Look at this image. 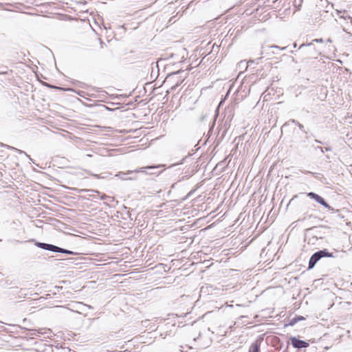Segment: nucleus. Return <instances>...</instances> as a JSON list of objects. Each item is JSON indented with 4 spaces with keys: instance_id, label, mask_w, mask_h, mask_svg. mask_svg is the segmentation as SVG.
<instances>
[{
    "instance_id": "f257e3e1",
    "label": "nucleus",
    "mask_w": 352,
    "mask_h": 352,
    "mask_svg": "<svg viewBox=\"0 0 352 352\" xmlns=\"http://www.w3.org/2000/svg\"><path fill=\"white\" fill-rule=\"evenodd\" d=\"M323 257H333V255L326 249L315 252L309 259L308 269L314 268L317 262Z\"/></svg>"
},
{
    "instance_id": "f03ea898",
    "label": "nucleus",
    "mask_w": 352,
    "mask_h": 352,
    "mask_svg": "<svg viewBox=\"0 0 352 352\" xmlns=\"http://www.w3.org/2000/svg\"><path fill=\"white\" fill-rule=\"evenodd\" d=\"M162 166V165L150 166H146V167H142V168H140L138 169H135L134 170L128 171L127 173L120 172V173H118V174L116 175V177H120V179H122L123 180L132 179V178H126V177H125V175H126L127 174H129V173H146V169H148V170L155 169V168H158L160 166Z\"/></svg>"
},
{
    "instance_id": "7ed1b4c3",
    "label": "nucleus",
    "mask_w": 352,
    "mask_h": 352,
    "mask_svg": "<svg viewBox=\"0 0 352 352\" xmlns=\"http://www.w3.org/2000/svg\"><path fill=\"white\" fill-rule=\"evenodd\" d=\"M35 245L43 250H49L54 252H58V250H60V247H58L56 245L45 243H41V242H36Z\"/></svg>"
},
{
    "instance_id": "20e7f679",
    "label": "nucleus",
    "mask_w": 352,
    "mask_h": 352,
    "mask_svg": "<svg viewBox=\"0 0 352 352\" xmlns=\"http://www.w3.org/2000/svg\"><path fill=\"white\" fill-rule=\"evenodd\" d=\"M307 196L309 197L311 199H314L316 202L319 203L320 204L323 206L324 208H328L329 210L331 209V206L320 195L311 192L307 194Z\"/></svg>"
},
{
    "instance_id": "39448f33",
    "label": "nucleus",
    "mask_w": 352,
    "mask_h": 352,
    "mask_svg": "<svg viewBox=\"0 0 352 352\" xmlns=\"http://www.w3.org/2000/svg\"><path fill=\"white\" fill-rule=\"evenodd\" d=\"M290 340H291L292 345L294 348L300 349L302 348H306V347L309 346L308 342H307L304 340H299V339L296 338V337L291 338Z\"/></svg>"
},
{
    "instance_id": "423d86ee",
    "label": "nucleus",
    "mask_w": 352,
    "mask_h": 352,
    "mask_svg": "<svg viewBox=\"0 0 352 352\" xmlns=\"http://www.w3.org/2000/svg\"><path fill=\"white\" fill-rule=\"evenodd\" d=\"M250 352H259V346L256 342L251 344Z\"/></svg>"
},
{
    "instance_id": "0eeeda50",
    "label": "nucleus",
    "mask_w": 352,
    "mask_h": 352,
    "mask_svg": "<svg viewBox=\"0 0 352 352\" xmlns=\"http://www.w3.org/2000/svg\"><path fill=\"white\" fill-rule=\"evenodd\" d=\"M312 42L322 43L323 42V39L322 38H316V39H314L312 41ZM312 45H313V43H308L307 45L306 44H302L300 46V49L302 48L305 46L311 47Z\"/></svg>"
},
{
    "instance_id": "6e6552de",
    "label": "nucleus",
    "mask_w": 352,
    "mask_h": 352,
    "mask_svg": "<svg viewBox=\"0 0 352 352\" xmlns=\"http://www.w3.org/2000/svg\"><path fill=\"white\" fill-rule=\"evenodd\" d=\"M58 252L64 253V254H70V255L74 254V252L68 250H66V249H63L62 248H60V250H58Z\"/></svg>"
},
{
    "instance_id": "1a4fd4ad",
    "label": "nucleus",
    "mask_w": 352,
    "mask_h": 352,
    "mask_svg": "<svg viewBox=\"0 0 352 352\" xmlns=\"http://www.w3.org/2000/svg\"><path fill=\"white\" fill-rule=\"evenodd\" d=\"M239 67H245V69H246L248 67V65H247V63L245 61H241L239 63Z\"/></svg>"
},
{
    "instance_id": "9d476101",
    "label": "nucleus",
    "mask_w": 352,
    "mask_h": 352,
    "mask_svg": "<svg viewBox=\"0 0 352 352\" xmlns=\"http://www.w3.org/2000/svg\"><path fill=\"white\" fill-rule=\"evenodd\" d=\"M108 199V201H112L113 200V198L111 197H109V196H106V195H102L101 197V199Z\"/></svg>"
},
{
    "instance_id": "9b49d317",
    "label": "nucleus",
    "mask_w": 352,
    "mask_h": 352,
    "mask_svg": "<svg viewBox=\"0 0 352 352\" xmlns=\"http://www.w3.org/2000/svg\"><path fill=\"white\" fill-rule=\"evenodd\" d=\"M297 126H298V128H299L300 130H302V131H304L305 133H306V132L305 131V130H304V126H303V125H302V124H301L300 123H298V125H297Z\"/></svg>"
},
{
    "instance_id": "f8f14e48",
    "label": "nucleus",
    "mask_w": 352,
    "mask_h": 352,
    "mask_svg": "<svg viewBox=\"0 0 352 352\" xmlns=\"http://www.w3.org/2000/svg\"><path fill=\"white\" fill-rule=\"evenodd\" d=\"M291 121H292V122H293L294 124H295L296 125H298V123H299L298 121H296L295 120H292Z\"/></svg>"
},
{
    "instance_id": "ddd939ff",
    "label": "nucleus",
    "mask_w": 352,
    "mask_h": 352,
    "mask_svg": "<svg viewBox=\"0 0 352 352\" xmlns=\"http://www.w3.org/2000/svg\"><path fill=\"white\" fill-rule=\"evenodd\" d=\"M327 43H331V42H332V40H331V38H328V39L327 40Z\"/></svg>"
},
{
    "instance_id": "4468645a",
    "label": "nucleus",
    "mask_w": 352,
    "mask_h": 352,
    "mask_svg": "<svg viewBox=\"0 0 352 352\" xmlns=\"http://www.w3.org/2000/svg\"><path fill=\"white\" fill-rule=\"evenodd\" d=\"M179 82H177V83H176V85H175L174 87H172V89H173V88H175V87H177V86H179Z\"/></svg>"
},
{
    "instance_id": "2eb2a0df",
    "label": "nucleus",
    "mask_w": 352,
    "mask_h": 352,
    "mask_svg": "<svg viewBox=\"0 0 352 352\" xmlns=\"http://www.w3.org/2000/svg\"><path fill=\"white\" fill-rule=\"evenodd\" d=\"M340 18L346 19V17L345 16H344V15H341V16H340Z\"/></svg>"
},
{
    "instance_id": "dca6fc26",
    "label": "nucleus",
    "mask_w": 352,
    "mask_h": 352,
    "mask_svg": "<svg viewBox=\"0 0 352 352\" xmlns=\"http://www.w3.org/2000/svg\"><path fill=\"white\" fill-rule=\"evenodd\" d=\"M180 72V71H177V72L173 73V74H177Z\"/></svg>"
},
{
    "instance_id": "f3484780",
    "label": "nucleus",
    "mask_w": 352,
    "mask_h": 352,
    "mask_svg": "<svg viewBox=\"0 0 352 352\" xmlns=\"http://www.w3.org/2000/svg\"><path fill=\"white\" fill-rule=\"evenodd\" d=\"M20 152H21V153H23V151H20ZM23 153L25 154V155H26V156H28V157H30L27 155V153H25V152H23Z\"/></svg>"
}]
</instances>
